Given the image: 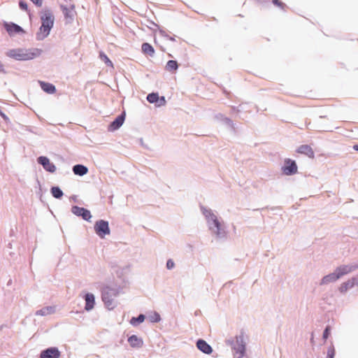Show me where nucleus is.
<instances>
[{
    "label": "nucleus",
    "instance_id": "obj_1",
    "mask_svg": "<svg viewBox=\"0 0 358 358\" xmlns=\"http://www.w3.org/2000/svg\"><path fill=\"white\" fill-rule=\"evenodd\" d=\"M41 54V50L38 48H15L9 50L6 55L18 61H27L33 59Z\"/></svg>",
    "mask_w": 358,
    "mask_h": 358
},
{
    "label": "nucleus",
    "instance_id": "obj_2",
    "mask_svg": "<svg viewBox=\"0 0 358 358\" xmlns=\"http://www.w3.org/2000/svg\"><path fill=\"white\" fill-rule=\"evenodd\" d=\"M42 24L40 27V34L41 38L46 37L54 24V16L50 10H45L41 17Z\"/></svg>",
    "mask_w": 358,
    "mask_h": 358
},
{
    "label": "nucleus",
    "instance_id": "obj_3",
    "mask_svg": "<svg viewBox=\"0 0 358 358\" xmlns=\"http://www.w3.org/2000/svg\"><path fill=\"white\" fill-rule=\"evenodd\" d=\"M117 292L113 289L109 287L105 288L102 292V300L104 302L106 306L109 309L112 310L115 307L114 298L117 296Z\"/></svg>",
    "mask_w": 358,
    "mask_h": 358
},
{
    "label": "nucleus",
    "instance_id": "obj_4",
    "mask_svg": "<svg viewBox=\"0 0 358 358\" xmlns=\"http://www.w3.org/2000/svg\"><path fill=\"white\" fill-rule=\"evenodd\" d=\"M94 231L99 237L104 238L110 234L108 222L103 220L97 221L94 224Z\"/></svg>",
    "mask_w": 358,
    "mask_h": 358
},
{
    "label": "nucleus",
    "instance_id": "obj_5",
    "mask_svg": "<svg viewBox=\"0 0 358 358\" xmlns=\"http://www.w3.org/2000/svg\"><path fill=\"white\" fill-rule=\"evenodd\" d=\"M60 8L67 22H71L77 16V12L74 4H71L69 6L61 5Z\"/></svg>",
    "mask_w": 358,
    "mask_h": 358
},
{
    "label": "nucleus",
    "instance_id": "obj_6",
    "mask_svg": "<svg viewBox=\"0 0 358 358\" xmlns=\"http://www.w3.org/2000/svg\"><path fill=\"white\" fill-rule=\"evenodd\" d=\"M282 169L285 175L290 176L296 173L298 168L295 161L286 159L285 160V165Z\"/></svg>",
    "mask_w": 358,
    "mask_h": 358
},
{
    "label": "nucleus",
    "instance_id": "obj_7",
    "mask_svg": "<svg viewBox=\"0 0 358 358\" xmlns=\"http://www.w3.org/2000/svg\"><path fill=\"white\" fill-rule=\"evenodd\" d=\"M4 27L10 36H13L20 33H24V30L19 25L13 22H5Z\"/></svg>",
    "mask_w": 358,
    "mask_h": 358
},
{
    "label": "nucleus",
    "instance_id": "obj_8",
    "mask_svg": "<svg viewBox=\"0 0 358 358\" xmlns=\"http://www.w3.org/2000/svg\"><path fill=\"white\" fill-rule=\"evenodd\" d=\"M71 211L73 214L81 216L84 220L89 221L92 217L90 211L81 207L73 206Z\"/></svg>",
    "mask_w": 358,
    "mask_h": 358
},
{
    "label": "nucleus",
    "instance_id": "obj_9",
    "mask_svg": "<svg viewBox=\"0 0 358 358\" xmlns=\"http://www.w3.org/2000/svg\"><path fill=\"white\" fill-rule=\"evenodd\" d=\"M38 162L41 164L47 171L54 173L56 171L55 166L50 162V159L46 157H39L38 158Z\"/></svg>",
    "mask_w": 358,
    "mask_h": 358
},
{
    "label": "nucleus",
    "instance_id": "obj_10",
    "mask_svg": "<svg viewBox=\"0 0 358 358\" xmlns=\"http://www.w3.org/2000/svg\"><path fill=\"white\" fill-rule=\"evenodd\" d=\"M60 352L56 348H50L41 353V358H59Z\"/></svg>",
    "mask_w": 358,
    "mask_h": 358
},
{
    "label": "nucleus",
    "instance_id": "obj_11",
    "mask_svg": "<svg viewBox=\"0 0 358 358\" xmlns=\"http://www.w3.org/2000/svg\"><path fill=\"white\" fill-rule=\"evenodd\" d=\"M296 152L301 155H305L309 158L313 159L315 157V154L313 148L308 145H300L297 150Z\"/></svg>",
    "mask_w": 358,
    "mask_h": 358
},
{
    "label": "nucleus",
    "instance_id": "obj_12",
    "mask_svg": "<svg viewBox=\"0 0 358 358\" xmlns=\"http://www.w3.org/2000/svg\"><path fill=\"white\" fill-rule=\"evenodd\" d=\"M236 353L238 355L237 358H241L245 352V345L242 337L236 338V344L234 347Z\"/></svg>",
    "mask_w": 358,
    "mask_h": 358
},
{
    "label": "nucleus",
    "instance_id": "obj_13",
    "mask_svg": "<svg viewBox=\"0 0 358 358\" xmlns=\"http://www.w3.org/2000/svg\"><path fill=\"white\" fill-rule=\"evenodd\" d=\"M196 347L199 350L205 354L209 355L213 352L212 348L204 340L202 339H199L196 342Z\"/></svg>",
    "mask_w": 358,
    "mask_h": 358
},
{
    "label": "nucleus",
    "instance_id": "obj_14",
    "mask_svg": "<svg viewBox=\"0 0 358 358\" xmlns=\"http://www.w3.org/2000/svg\"><path fill=\"white\" fill-rule=\"evenodd\" d=\"M124 121V115L122 114L116 117L110 124V130L114 131L119 129Z\"/></svg>",
    "mask_w": 358,
    "mask_h": 358
},
{
    "label": "nucleus",
    "instance_id": "obj_15",
    "mask_svg": "<svg viewBox=\"0 0 358 358\" xmlns=\"http://www.w3.org/2000/svg\"><path fill=\"white\" fill-rule=\"evenodd\" d=\"M85 310L89 311L91 310L94 306V296L91 293H87L85 296Z\"/></svg>",
    "mask_w": 358,
    "mask_h": 358
},
{
    "label": "nucleus",
    "instance_id": "obj_16",
    "mask_svg": "<svg viewBox=\"0 0 358 358\" xmlns=\"http://www.w3.org/2000/svg\"><path fill=\"white\" fill-rule=\"evenodd\" d=\"M211 220H212V226H210L211 229L214 231V232L217 235H220L221 234V224L217 220L216 216L213 214H210Z\"/></svg>",
    "mask_w": 358,
    "mask_h": 358
},
{
    "label": "nucleus",
    "instance_id": "obj_17",
    "mask_svg": "<svg viewBox=\"0 0 358 358\" xmlns=\"http://www.w3.org/2000/svg\"><path fill=\"white\" fill-rule=\"evenodd\" d=\"M39 84L42 90L48 94H53L56 91L55 87L51 83L40 81Z\"/></svg>",
    "mask_w": 358,
    "mask_h": 358
},
{
    "label": "nucleus",
    "instance_id": "obj_18",
    "mask_svg": "<svg viewBox=\"0 0 358 358\" xmlns=\"http://www.w3.org/2000/svg\"><path fill=\"white\" fill-rule=\"evenodd\" d=\"M338 278H339V275L335 271L334 273H332L331 274H329V275L324 276L322 279L320 284L321 285L328 284L331 282H334V281L337 280Z\"/></svg>",
    "mask_w": 358,
    "mask_h": 358
},
{
    "label": "nucleus",
    "instance_id": "obj_19",
    "mask_svg": "<svg viewBox=\"0 0 358 358\" xmlns=\"http://www.w3.org/2000/svg\"><path fill=\"white\" fill-rule=\"evenodd\" d=\"M73 171L76 175L84 176L85 174H86L87 173L88 169L86 166H85L83 165L78 164V165H75L73 166Z\"/></svg>",
    "mask_w": 358,
    "mask_h": 358
},
{
    "label": "nucleus",
    "instance_id": "obj_20",
    "mask_svg": "<svg viewBox=\"0 0 358 358\" xmlns=\"http://www.w3.org/2000/svg\"><path fill=\"white\" fill-rule=\"evenodd\" d=\"M128 342L130 345L133 348H139L142 345V341L138 338L136 336L132 335L128 338Z\"/></svg>",
    "mask_w": 358,
    "mask_h": 358
},
{
    "label": "nucleus",
    "instance_id": "obj_21",
    "mask_svg": "<svg viewBox=\"0 0 358 358\" xmlns=\"http://www.w3.org/2000/svg\"><path fill=\"white\" fill-rule=\"evenodd\" d=\"M54 311H55V309L53 307L48 306V307L43 308L41 310H37L36 312V315L44 316V315L52 314L54 313Z\"/></svg>",
    "mask_w": 358,
    "mask_h": 358
},
{
    "label": "nucleus",
    "instance_id": "obj_22",
    "mask_svg": "<svg viewBox=\"0 0 358 358\" xmlns=\"http://www.w3.org/2000/svg\"><path fill=\"white\" fill-rule=\"evenodd\" d=\"M336 273L339 275V278L342 275L347 274L352 271V267L349 266H343L338 267L336 271Z\"/></svg>",
    "mask_w": 358,
    "mask_h": 358
},
{
    "label": "nucleus",
    "instance_id": "obj_23",
    "mask_svg": "<svg viewBox=\"0 0 358 358\" xmlns=\"http://www.w3.org/2000/svg\"><path fill=\"white\" fill-rule=\"evenodd\" d=\"M142 51L143 53L152 56L155 53L154 48L148 43H144L142 45Z\"/></svg>",
    "mask_w": 358,
    "mask_h": 358
},
{
    "label": "nucleus",
    "instance_id": "obj_24",
    "mask_svg": "<svg viewBox=\"0 0 358 358\" xmlns=\"http://www.w3.org/2000/svg\"><path fill=\"white\" fill-rule=\"evenodd\" d=\"M178 68V65L176 61L169 60L166 65V69L170 72L176 71Z\"/></svg>",
    "mask_w": 358,
    "mask_h": 358
},
{
    "label": "nucleus",
    "instance_id": "obj_25",
    "mask_svg": "<svg viewBox=\"0 0 358 358\" xmlns=\"http://www.w3.org/2000/svg\"><path fill=\"white\" fill-rule=\"evenodd\" d=\"M51 193L55 198L60 199L63 196L62 191L58 187L51 188Z\"/></svg>",
    "mask_w": 358,
    "mask_h": 358
},
{
    "label": "nucleus",
    "instance_id": "obj_26",
    "mask_svg": "<svg viewBox=\"0 0 358 358\" xmlns=\"http://www.w3.org/2000/svg\"><path fill=\"white\" fill-rule=\"evenodd\" d=\"M159 99V95L157 93H150L147 96V100L151 103H157Z\"/></svg>",
    "mask_w": 358,
    "mask_h": 358
},
{
    "label": "nucleus",
    "instance_id": "obj_27",
    "mask_svg": "<svg viewBox=\"0 0 358 358\" xmlns=\"http://www.w3.org/2000/svg\"><path fill=\"white\" fill-rule=\"evenodd\" d=\"M145 316L143 315H140L138 317H132L131 320V324L133 325H136L137 323H141L144 321Z\"/></svg>",
    "mask_w": 358,
    "mask_h": 358
},
{
    "label": "nucleus",
    "instance_id": "obj_28",
    "mask_svg": "<svg viewBox=\"0 0 358 358\" xmlns=\"http://www.w3.org/2000/svg\"><path fill=\"white\" fill-rule=\"evenodd\" d=\"M100 57L105 62L106 64L110 66H113L112 62L110 59L103 52L100 53Z\"/></svg>",
    "mask_w": 358,
    "mask_h": 358
},
{
    "label": "nucleus",
    "instance_id": "obj_29",
    "mask_svg": "<svg viewBox=\"0 0 358 358\" xmlns=\"http://www.w3.org/2000/svg\"><path fill=\"white\" fill-rule=\"evenodd\" d=\"M273 3L282 10L286 7V5L280 0H273Z\"/></svg>",
    "mask_w": 358,
    "mask_h": 358
},
{
    "label": "nucleus",
    "instance_id": "obj_30",
    "mask_svg": "<svg viewBox=\"0 0 358 358\" xmlns=\"http://www.w3.org/2000/svg\"><path fill=\"white\" fill-rule=\"evenodd\" d=\"M335 355V350L334 348H329L327 351V358H334Z\"/></svg>",
    "mask_w": 358,
    "mask_h": 358
},
{
    "label": "nucleus",
    "instance_id": "obj_31",
    "mask_svg": "<svg viewBox=\"0 0 358 358\" xmlns=\"http://www.w3.org/2000/svg\"><path fill=\"white\" fill-rule=\"evenodd\" d=\"M348 286L352 287V283L347 282V283H344V284H343V285L341 286V287H340V291H341V292H345V291L348 289Z\"/></svg>",
    "mask_w": 358,
    "mask_h": 358
},
{
    "label": "nucleus",
    "instance_id": "obj_32",
    "mask_svg": "<svg viewBox=\"0 0 358 358\" xmlns=\"http://www.w3.org/2000/svg\"><path fill=\"white\" fill-rule=\"evenodd\" d=\"M175 264L173 260L169 259L166 262V267L168 269H171L174 267Z\"/></svg>",
    "mask_w": 358,
    "mask_h": 358
},
{
    "label": "nucleus",
    "instance_id": "obj_33",
    "mask_svg": "<svg viewBox=\"0 0 358 358\" xmlns=\"http://www.w3.org/2000/svg\"><path fill=\"white\" fill-rule=\"evenodd\" d=\"M19 6H20V8L22 10H27V9H28L27 4L26 2L21 1L19 3Z\"/></svg>",
    "mask_w": 358,
    "mask_h": 358
},
{
    "label": "nucleus",
    "instance_id": "obj_34",
    "mask_svg": "<svg viewBox=\"0 0 358 358\" xmlns=\"http://www.w3.org/2000/svg\"><path fill=\"white\" fill-rule=\"evenodd\" d=\"M159 103L157 104L158 106H164L166 104V100L164 96H162L159 98L158 101Z\"/></svg>",
    "mask_w": 358,
    "mask_h": 358
},
{
    "label": "nucleus",
    "instance_id": "obj_35",
    "mask_svg": "<svg viewBox=\"0 0 358 358\" xmlns=\"http://www.w3.org/2000/svg\"><path fill=\"white\" fill-rule=\"evenodd\" d=\"M329 334V327H327L323 333V337L324 339H327Z\"/></svg>",
    "mask_w": 358,
    "mask_h": 358
},
{
    "label": "nucleus",
    "instance_id": "obj_36",
    "mask_svg": "<svg viewBox=\"0 0 358 358\" xmlns=\"http://www.w3.org/2000/svg\"><path fill=\"white\" fill-rule=\"evenodd\" d=\"M34 4L41 7L43 3V0H31Z\"/></svg>",
    "mask_w": 358,
    "mask_h": 358
},
{
    "label": "nucleus",
    "instance_id": "obj_37",
    "mask_svg": "<svg viewBox=\"0 0 358 358\" xmlns=\"http://www.w3.org/2000/svg\"><path fill=\"white\" fill-rule=\"evenodd\" d=\"M0 115H1V117H3V118H6V115H5V114H4V113H3L1 110H0Z\"/></svg>",
    "mask_w": 358,
    "mask_h": 358
},
{
    "label": "nucleus",
    "instance_id": "obj_38",
    "mask_svg": "<svg viewBox=\"0 0 358 358\" xmlns=\"http://www.w3.org/2000/svg\"><path fill=\"white\" fill-rule=\"evenodd\" d=\"M354 150L358 151V145H355L353 146Z\"/></svg>",
    "mask_w": 358,
    "mask_h": 358
},
{
    "label": "nucleus",
    "instance_id": "obj_39",
    "mask_svg": "<svg viewBox=\"0 0 358 358\" xmlns=\"http://www.w3.org/2000/svg\"><path fill=\"white\" fill-rule=\"evenodd\" d=\"M156 316H157V318H156V320L155 321L157 322V321L159 320V316L158 315H157Z\"/></svg>",
    "mask_w": 358,
    "mask_h": 358
}]
</instances>
